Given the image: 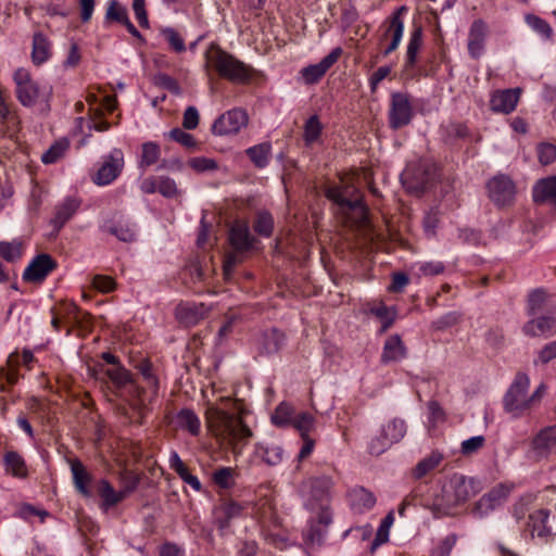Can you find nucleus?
<instances>
[{
    "mask_svg": "<svg viewBox=\"0 0 556 556\" xmlns=\"http://www.w3.org/2000/svg\"><path fill=\"white\" fill-rule=\"evenodd\" d=\"M205 417L212 434L236 456L242 453L253 437L230 399H222L219 404H210Z\"/></svg>",
    "mask_w": 556,
    "mask_h": 556,
    "instance_id": "nucleus-1",
    "label": "nucleus"
},
{
    "mask_svg": "<svg viewBox=\"0 0 556 556\" xmlns=\"http://www.w3.org/2000/svg\"><path fill=\"white\" fill-rule=\"evenodd\" d=\"M480 490V482L476 478L454 473L443 484H426L419 504L431 510L434 517L445 516L451 514L454 507L465 504Z\"/></svg>",
    "mask_w": 556,
    "mask_h": 556,
    "instance_id": "nucleus-2",
    "label": "nucleus"
},
{
    "mask_svg": "<svg viewBox=\"0 0 556 556\" xmlns=\"http://www.w3.org/2000/svg\"><path fill=\"white\" fill-rule=\"evenodd\" d=\"M326 197L341 207L352 227L363 232L369 240L374 239L368 208L353 185L341 180L339 185H332L326 189Z\"/></svg>",
    "mask_w": 556,
    "mask_h": 556,
    "instance_id": "nucleus-3",
    "label": "nucleus"
},
{
    "mask_svg": "<svg viewBox=\"0 0 556 556\" xmlns=\"http://www.w3.org/2000/svg\"><path fill=\"white\" fill-rule=\"evenodd\" d=\"M205 68L236 84L247 83L251 77L248 65L216 45H211L205 52Z\"/></svg>",
    "mask_w": 556,
    "mask_h": 556,
    "instance_id": "nucleus-4",
    "label": "nucleus"
},
{
    "mask_svg": "<svg viewBox=\"0 0 556 556\" xmlns=\"http://www.w3.org/2000/svg\"><path fill=\"white\" fill-rule=\"evenodd\" d=\"M13 80L15 83V94L23 106H34L38 103L48 105L52 93V88L47 85H40L34 80L29 72L25 68H17L14 72Z\"/></svg>",
    "mask_w": 556,
    "mask_h": 556,
    "instance_id": "nucleus-5",
    "label": "nucleus"
},
{
    "mask_svg": "<svg viewBox=\"0 0 556 556\" xmlns=\"http://www.w3.org/2000/svg\"><path fill=\"white\" fill-rule=\"evenodd\" d=\"M141 382L135 381L130 384L131 405L138 410L142 418L159 393V380L151 369V365L143 363L139 366Z\"/></svg>",
    "mask_w": 556,
    "mask_h": 556,
    "instance_id": "nucleus-6",
    "label": "nucleus"
},
{
    "mask_svg": "<svg viewBox=\"0 0 556 556\" xmlns=\"http://www.w3.org/2000/svg\"><path fill=\"white\" fill-rule=\"evenodd\" d=\"M530 378L525 372H517L513 383L504 395L503 404L507 413L514 417H520L529 410L528 390Z\"/></svg>",
    "mask_w": 556,
    "mask_h": 556,
    "instance_id": "nucleus-7",
    "label": "nucleus"
},
{
    "mask_svg": "<svg viewBox=\"0 0 556 556\" xmlns=\"http://www.w3.org/2000/svg\"><path fill=\"white\" fill-rule=\"evenodd\" d=\"M307 485L309 488V496L306 500V507L312 511H319L324 507L329 509L331 490L333 488L332 478L326 475L312 477L308 479Z\"/></svg>",
    "mask_w": 556,
    "mask_h": 556,
    "instance_id": "nucleus-8",
    "label": "nucleus"
},
{
    "mask_svg": "<svg viewBox=\"0 0 556 556\" xmlns=\"http://www.w3.org/2000/svg\"><path fill=\"white\" fill-rule=\"evenodd\" d=\"M125 165L124 153L121 149L114 148L103 157L99 169L92 175L91 180L97 186L112 184L123 172Z\"/></svg>",
    "mask_w": 556,
    "mask_h": 556,
    "instance_id": "nucleus-9",
    "label": "nucleus"
},
{
    "mask_svg": "<svg viewBox=\"0 0 556 556\" xmlns=\"http://www.w3.org/2000/svg\"><path fill=\"white\" fill-rule=\"evenodd\" d=\"M101 230L123 242H134L137 238L136 224L121 212H114L110 218L105 219Z\"/></svg>",
    "mask_w": 556,
    "mask_h": 556,
    "instance_id": "nucleus-10",
    "label": "nucleus"
},
{
    "mask_svg": "<svg viewBox=\"0 0 556 556\" xmlns=\"http://www.w3.org/2000/svg\"><path fill=\"white\" fill-rule=\"evenodd\" d=\"M514 489L511 483H498L488 493L482 495L475 505V514L480 517L489 515L491 511L502 506L508 498Z\"/></svg>",
    "mask_w": 556,
    "mask_h": 556,
    "instance_id": "nucleus-11",
    "label": "nucleus"
},
{
    "mask_svg": "<svg viewBox=\"0 0 556 556\" xmlns=\"http://www.w3.org/2000/svg\"><path fill=\"white\" fill-rule=\"evenodd\" d=\"M530 453L536 460L546 459L556 448V425L540 429L530 440Z\"/></svg>",
    "mask_w": 556,
    "mask_h": 556,
    "instance_id": "nucleus-12",
    "label": "nucleus"
},
{
    "mask_svg": "<svg viewBox=\"0 0 556 556\" xmlns=\"http://www.w3.org/2000/svg\"><path fill=\"white\" fill-rule=\"evenodd\" d=\"M249 122L247 112L242 109H232L220 115L213 124L212 130L218 136L238 134Z\"/></svg>",
    "mask_w": 556,
    "mask_h": 556,
    "instance_id": "nucleus-13",
    "label": "nucleus"
},
{
    "mask_svg": "<svg viewBox=\"0 0 556 556\" xmlns=\"http://www.w3.org/2000/svg\"><path fill=\"white\" fill-rule=\"evenodd\" d=\"M488 191L490 199L497 206L510 205L515 201L516 186L506 175H497L489 180Z\"/></svg>",
    "mask_w": 556,
    "mask_h": 556,
    "instance_id": "nucleus-14",
    "label": "nucleus"
},
{
    "mask_svg": "<svg viewBox=\"0 0 556 556\" xmlns=\"http://www.w3.org/2000/svg\"><path fill=\"white\" fill-rule=\"evenodd\" d=\"M413 117V106L407 94L395 92L391 97L389 123L393 129L407 125Z\"/></svg>",
    "mask_w": 556,
    "mask_h": 556,
    "instance_id": "nucleus-15",
    "label": "nucleus"
},
{
    "mask_svg": "<svg viewBox=\"0 0 556 556\" xmlns=\"http://www.w3.org/2000/svg\"><path fill=\"white\" fill-rule=\"evenodd\" d=\"M58 267L56 261L47 253L38 254L33 258L23 273L27 282H41Z\"/></svg>",
    "mask_w": 556,
    "mask_h": 556,
    "instance_id": "nucleus-16",
    "label": "nucleus"
},
{
    "mask_svg": "<svg viewBox=\"0 0 556 556\" xmlns=\"http://www.w3.org/2000/svg\"><path fill=\"white\" fill-rule=\"evenodd\" d=\"M243 514V506L235 501L228 500L219 503L213 509V521L220 532L227 530L231 522Z\"/></svg>",
    "mask_w": 556,
    "mask_h": 556,
    "instance_id": "nucleus-17",
    "label": "nucleus"
},
{
    "mask_svg": "<svg viewBox=\"0 0 556 556\" xmlns=\"http://www.w3.org/2000/svg\"><path fill=\"white\" fill-rule=\"evenodd\" d=\"M520 96V88L496 90L491 94L490 109L495 113L509 114L515 111Z\"/></svg>",
    "mask_w": 556,
    "mask_h": 556,
    "instance_id": "nucleus-18",
    "label": "nucleus"
},
{
    "mask_svg": "<svg viewBox=\"0 0 556 556\" xmlns=\"http://www.w3.org/2000/svg\"><path fill=\"white\" fill-rule=\"evenodd\" d=\"M342 48L337 47L329 54L320 60L317 64L308 65L302 68L301 74L306 84L317 83L327 71L339 60L342 54Z\"/></svg>",
    "mask_w": 556,
    "mask_h": 556,
    "instance_id": "nucleus-19",
    "label": "nucleus"
},
{
    "mask_svg": "<svg viewBox=\"0 0 556 556\" xmlns=\"http://www.w3.org/2000/svg\"><path fill=\"white\" fill-rule=\"evenodd\" d=\"M315 511L317 516L309 521L305 539L312 544H321L328 532V527L332 522V514L330 509H326L325 507L319 511Z\"/></svg>",
    "mask_w": 556,
    "mask_h": 556,
    "instance_id": "nucleus-20",
    "label": "nucleus"
},
{
    "mask_svg": "<svg viewBox=\"0 0 556 556\" xmlns=\"http://www.w3.org/2000/svg\"><path fill=\"white\" fill-rule=\"evenodd\" d=\"M176 318L186 327L199 324L208 314V308L203 303L184 302L177 305Z\"/></svg>",
    "mask_w": 556,
    "mask_h": 556,
    "instance_id": "nucleus-21",
    "label": "nucleus"
},
{
    "mask_svg": "<svg viewBox=\"0 0 556 556\" xmlns=\"http://www.w3.org/2000/svg\"><path fill=\"white\" fill-rule=\"evenodd\" d=\"M529 527L539 536L556 534V513L551 515L547 509H539L529 516Z\"/></svg>",
    "mask_w": 556,
    "mask_h": 556,
    "instance_id": "nucleus-22",
    "label": "nucleus"
},
{
    "mask_svg": "<svg viewBox=\"0 0 556 556\" xmlns=\"http://www.w3.org/2000/svg\"><path fill=\"white\" fill-rule=\"evenodd\" d=\"M488 26L482 20L472 22L468 33V52L472 59H479L484 51Z\"/></svg>",
    "mask_w": 556,
    "mask_h": 556,
    "instance_id": "nucleus-23",
    "label": "nucleus"
},
{
    "mask_svg": "<svg viewBox=\"0 0 556 556\" xmlns=\"http://www.w3.org/2000/svg\"><path fill=\"white\" fill-rule=\"evenodd\" d=\"M228 240L232 249L239 253L249 251L254 243L248 224L242 222L233 223L229 229Z\"/></svg>",
    "mask_w": 556,
    "mask_h": 556,
    "instance_id": "nucleus-24",
    "label": "nucleus"
},
{
    "mask_svg": "<svg viewBox=\"0 0 556 556\" xmlns=\"http://www.w3.org/2000/svg\"><path fill=\"white\" fill-rule=\"evenodd\" d=\"M406 12V7H401L392 15L389 26L384 33L386 39L390 38V43L387 46L384 50V55L390 54L399 47L404 30V23L401 18V15Z\"/></svg>",
    "mask_w": 556,
    "mask_h": 556,
    "instance_id": "nucleus-25",
    "label": "nucleus"
},
{
    "mask_svg": "<svg viewBox=\"0 0 556 556\" xmlns=\"http://www.w3.org/2000/svg\"><path fill=\"white\" fill-rule=\"evenodd\" d=\"M79 206L80 202L71 197L64 199L63 202L55 206L54 217L50 222L55 235H58L63 226L76 214Z\"/></svg>",
    "mask_w": 556,
    "mask_h": 556,
    "instance_id": "nucleus-26",
    "label": "nucleus"
},
{
    "mask_svg": "<svg viewBox=\"0 0 556 556\" xmlns=\"http://www.w3.org/2000/svg\"><path fill=\"white\" fill-rule=\"evenodd\" d=\"M136 484L137 481L134 480L131 484L124 490L115 491L108 480L102 479L98 482L97 490L98 494L103 500V505L105 507H112L122 502L128 495V493L135 490Z\"/></svg>",
    "mask_w": 556,
    "mask_h": 556,
    "instance_id": "nucleus-27",
    "label": "nucleus"
},
{
    "mask_svg": "<svg viewBox=\"0 0 556 556\" xmlns=\"http://www.w3.org/2000/svg\"><path fill=\"white\" fill-rule=\"evenodd\" d=\"M285 344V334L276 328L263 331L258 338L257 350L261 354L278 353Z\"/></svg>",
    "mask_w": 556,
    "mask_h": 556,
    "instance_id": "nucleus-28",
    "label": "nucleus"
},
{
    "mask_svg": "<svg viewBox=\"0 0 556 556\" xmlns=\"http://www.w3.org/2000/svg\"><path fill=\"white\" fill-rule=\"evenodd\" d=\"M523 332L530 337L553 336L556 332V319L552 316L531 319L523 326Z\"/></svg>",
    "mask_w": 556,
    "mask_h": 556,
    "instance_id": "nucleus-29",
    "label": "nucleus"
},
{
    "mask_svg": "<svg viewBox=\"0 0 556 556\" xmlns=\"http://www.w3.org/2000/svg\"><path fill=\"white\" fill-rule=\"evenodd\" d=\"M352 508L356 513H366L376 505L375 495L363 486H356L349 492Z\"/></svg>",
    "mask_w": 556,
    "mask_h": 556,
    "instance_id": "nucleus-30",
    "label": "nucleus"
},
{
    "mask_svg": "<svg viewBox=\"0 0 556 556\" xmlns=\"http://www.w3.org/2000/svg\"><path fill=\"white\" fill-rule=\"evenodd\" d=\"M70 465L75 489L79 494L89 497L91 492L88 485L91 482V475L87 471L83 463L77 458L72 459Z\"/></svg>",
    "mask_w": 556,
    "mask_h": 556,
    "instance_id": "nucleus-31",
    "label": "nucleus"
},
{
    "mask_svg": "<svg viewBox=\"0 0 556 556\" xmlns=\"http://www.w3.org/2000/svg\"><path fill=\"white\" fill-rule=\"evenodd\" d=\"M255 454L268 466H277L282 462L283 450L275 442H261L255 444Z\"/></svg>",
    "mask_w": 556,
    "mask_h": 556,
    "instance_id": "nucleus-32",
    "label": "nucleus"
},
{
    "mask_svg": "<svg viewBox=\"0 0 556 556\" xmlns=\"http://www.w3.org/2000/svg\"><path fill=\"white\" fill-rule=\"evenodd\" d=\"M51 56V42L42 33L33 36L31 60L35 65H41Z\"/></svg>",
    "mask_w": 556,
    "mask_h": 556,
    "instance_id": "nucleus-33",
    "label": "nucleus"
},
{
    "mask_svg": "<svg viewBox=\"0 0 556 556\" xmlns=\"http://www.w3.org/2000/svg\"><path fill=\"white\" fill-rule=\"evenodd\" d=\"M3 464L7 473L18 479H26L28 477L27 465L22 455L17 452L8 451L3 455Z\"/></svg>",
    "mask_w": 556,
    "mask_h": 556,
    "instance_id": "nucleus-34",
    "label": "nucleus"
},
{
    "mask_svg": "<svg viewBox=\"0 0 556 556\" xmlns=\"http://www.w3.org/2000/svg\"><path fill=\"white\" fill-rule=\"evenodd\" d=\"M405 356V348L401 341V338L395 334L387 339L383 345L381 354V362L387 364L390 362H396Z\"/></svg>",
    "mask_w": 556,
    "mask_h": 556,
    "instance_id": "nucleus-35",
    "label": "nucleus"
},
{
    "mask_svg": "<svg viewBox=\"0 0 556 556\" xmlns=\"http://www.w3.org/2000/svg\"><path fill=\"white\" fill-rule=\"evenodd\" d=\"M533 199L535 202L551 201L556 204V177L539 181L533 190Z\"/></svg>",
    "mask_w": 556,
    "mask_h": 556,
    "instance_id": "nucleus-36",
    "label": "nucleus"
},
{
    "mask_svg": "<svg viewBox=\"0 0 556 556\" xmlns=\"http://www.w3.org/2000/svg\"><path fill=\"white\" fill-rule=\"evenodd\" d=\"M106 375L118 390H125L130 396V384H135L130 372L123 366H115L106 370Z\"/></svg>",
    "mask_w": 556,
    "mask_h": 556,
    "instance_id": "nucleus-37",
    "label": "nucleus"
},
{
    "mask_svg": "<svg viewBox=\"0 0 556 556\" xmlns=\"http://www.w3.org/2000/svg\"><path fill=\"white\" fill-rule=\"evenodd\" d=\"M177 425L190 432L192 435H197L200 432L201 422L197 414L190 408H182L176 416Z\"/></svg>",
    "mask_w": 556,
    "mask_h": 556,
    "instance_id": "nucleus-38",
    "label": "nucleus"
},
{
    "mask_svg": "<svg viewBox=\"0 0 556 556\" xmlns=\"http://www.w3.org/2000/svg\"><path fill=\"white\" fill-rule=\"evenodd\" d=\"M271 144L263 142L249 148L245 153L251 162L258 168H264L269 163Z\"/></svg>",
    "mask_w": 556,
    "mask_h": 556,
    "instance_id": "nucleus-39",
    "label": "nucleus"
},
{
    "mask_svg": "<svg viewBox=\"0 0 556 556\" xmlns=\"http://www.w3.org/2000/svg\"><path fill=\"white\" fill-rule=\"evenodd\" d=\"M382 435H384L393 445L399 442L406 433L404 420L394 418L381 427Z\"/></svg>",
    "mask_w": 556,
    "mask_h": 556,
    "instance_id": "nucleus-40",
    "label": "nucleus"
},
{
    "mask_svg": "<svg viewBox=\"0 0 556 556\" xmlns=\"http://www.w3.org/2000/svg\"><path fill=\"white\" fill-rule=\"evenodd\" d=\"M23 255V244L20 240L0 241V256L9 262L15 263Z\"/></svg>",
    "mask_w": 556,
    "mask_h": 556,
    "instance_id": "nucleus-41",
    "label": "nucleus"
},
{
    "mask_svg": "<svg viewBox=\"0 0 556 556\" xmlns=\"http://www.w3.org/2000/svg\"><path fill=\"white\" fill-rule=\"evenodd\" d=\"M294 409L291 404L280 403L271 415V422L278 427H286L292 424Z\"/></svg>",
    "mask_w": 556,
    "mask_h": 556,
    "instance_id": "nucleus-42",
    "label": "nucleus"
},
{
    "mask_svg": "<svg viewBox=\"0 0 556 556\" xmlns=\"http://www.w3.org/2000/svg\"><path fill=\"white\" fill-rule=\"evenodd\" d=\"M236 469L220 467L212 475L213 482L220 489L229 490L235 485Z\"/></svg>",
    "mask_w": 556,
    "mask_h": 556,
    "instance_id": "nucleus-43",
    "label": "nucleus"
},
{
    "mask_svg": "<svg viewBox=\"0 0 556 556\" xmlns=\"http://www.w3.org/2000/svg\"><path fill=\"white\" fill-rule=\"evenodd\" d=\"M161 156L160 146L155 142L149 141L142 144L141 159L139 162L140 168H147L155 164Z\"/></svg>",
    "mask_w": 556,
    "mask_h": 556,
    "instance_id": "nucleus-44",
    "label": "nucleus"
},
{
    "mask_svg": "<svg viewBox=\"0 0 556 556\" xmlns=\"http://www.w3.org/2000/svg\"><path fill=\"white\" fill-rule=\"evenodd\" d=\"M323 126L317 115L311 116L304 125L303 139L306 146L318 140L321 135Z\"/></svg>",
    "mask_w": 556,
    "mask_h": 556,
    "instance_id": "nucleus-45",
    "label": "nucleus"
},
{
    "mask_svg": "<svg viewBox=\"0 0 556 556\" xmlns=\"http://www.w3.org/2000/svg\"><path fill=\"white\" fill-rule=\"evenodd\" d=\"M370 313L375 315L382 324L381 331L384 332L394 321L395 309L383 303H379L370 308Z\"/></svg>",
    "mask_w": 556,
    "mask_h": 556,
    "instance_id": "nucleus-46",
    "label": "nucleus"
},
{
    "mask_svg": "<svg viewBox=\"0 0 556 556\" xmlns=\"http://www.w3.org/2000/svg\"><path fill=\"white\" fill-rule=\"evenodd\" d=\"M274 229V218L270 213L263 211L258 212L254 223V230L260 236L270 237Z\"/></svg>",
    "mask_w": 556,
    "mask_h": 556,
    "instance_id": "nucleus-47",
    "label": "nucleus"
},
{
    "mask_svg": "<svg viewBox=\"0 0 556 556\" xmlns=\"http://www.w3.org/2000/svg\"><path fill=\"white\" fill-rule=\"evenodd\" d=\"M525 21L535 33L541 35L545 39H551L553 36V28L543 18L534 14H527Z\"/></svg>",
    "mask_w": 556,
    "mask_h": 556,
    "instance_id": "nucleus-48",
    "label": "nucleus"
},
{
    "mask_svg": "<svg viewBox=\"0 0 556 556\" xmlns=\"http://www.w3.org/2000/svg\"><path fill=\"white\" fill-rule=\"evenodd\" d=\"M299 432L301 437L309 435L315 429V418L309 413H300L294 416L291 424Z\"/></svg>",
    "mask_w": 556,
    "mask_h": 556,
    "instance_id": "nucleus-49",
    "label": "nucleus"
},
{
    "mask_svg": "<svg viewBox=\"0 0 556 556\" xmlns=\"http://www.w3.org/2000/svg\"><path fill=\"white\" fill-rule=\"evenodd\" d=\"M105 18L122 24L128 18L127 9L123 7L117 0H110Z\"/></svg>",
    "mask_w": 556,
    "mask_h": 556,
    "instance_id": "nucleus-50",
    "label": "nucleus"
},
{
    "mask_svg": "<svg viewBox=\"0 0 556 556\" xmlns=\"http://www.w3.org/2000/svg\"><path fill=\"white\" fill-rule=\"evenodd\" d=\"M547 300V294L542 289L534 290L530 293L528 299V312L529 315H535L545 305V302Z\"/></svg>",
    "mask_w": 556,
    "mask_h": 556,
    "instance_id": "nucleus-51",
    "label": "nucleus"
},
{
    "mask_svg": "<svg viewBox=\"0 0 556 556\" xmlns=\"http://www.w3.org/2000/svg\"><path fill=\"white\" fill-rule=\"evenodd\" d=\"M422 179L419 178V185L424 189H431L440 179L439 168L435 164H427L424 167Z\"/></svg>",
    "mask_w": 556,
    "mask_h": 556,
    "instance_id": "nucleus-52",
    "label": "nucleus"
},
{
    "mask_svg": "<svg viewBox=\"0 0 556 556\" xmlns=\"http://www.w3.org/2000/svg\"><path fill=\"white\" fill-rule=\"evenodd\" d=\"M157 191L165 198H176L180 194L175 180L167 176L159 177Z\"/></svg>",
    "mask_w": 556,
    "mask_h": 556,
    "instance_id": "nucleus-53",
    "label": "nucleus"
},
{
    "mask_svg": "<svg viewBox=\"0 0 556 556\" xmlns=\"http://www.w3.org/2000/svg\"><path fill=\"white\" fill-rule=\"evenodd\" d=\"M68 317L81 328H87L91 323V315L87 312L81 311L77 305L70 304L66 308Z\"/></svg>",
    "mask_w": 556,
    "mask_h": 556,
    "instance_id": "nucleus-54",
    "label": "nucleus"
},
{
    "mask_svg": "<svg viewBox=\"0 0 556 556\" xmlns=\"http://www.w3.org/2000/svg\"><path fill=\"white\" fill-rule=\"evenodd\" d=\"M188 165L198 173L217 169V163L213 159L195 156L188 161Z\"/></svg>",
    "mask_w": 556,
    "mask_h": 556,
    "instance_id": "nucleus-55",
    "label": "nucleus"
},
{
    "mask_svg": "<svg viewBox=\"0 0 556 556\" xmlns=\"http://www.w3.org/2000/svg\"><path fill=\"white\" fill-rule=\"evenodd\" d=\"M443 460V455L439 452H432L429 456L419 462V478L437 468Z\"/></svg>",
    "mask_w": 556,
    "mask_h": 556,
    "instance_id": "nucleus-56",
    "label": "nucleus"
},
{
    "mask_svg": "<svg viewBox=\"0 0 556 556\" xmlns=\"http://www.w3.org/2000/svg\"><path fill=\"white\" fill-rule=\"evenodd\" d=\"M391 446V442L384 435H382V430H380L379 434L372 438L371 441L369 442L368 452L371 455L379 456Z\"/></svg>",
    "mask_w": 556,
    "mask_h": 556,
    "instance_id": "nucleus-57",
    "label": "nucleus"
},
{
    "mask_svg": "<svg viewBox=\"0 0 556 556\" xmlns=\"http://www.w3.org/2000/svg\"><path fill=\"white\" fill-rule=\"evenodd\" d=\"M484 443L485 438L483 435L471 437L462 442L460 452L466 456L472 455L482 448Z\"/></svg>",
    "mask_w": 556,
    "mask_h": 556,
    "instance_id": "nucleus-58",
    "label": "nucleus"
},
{
    "mask_svg": "<svg viewBox=\"0 0 556 556\" xmlns=\"http://www.w3.org/2000/svg\"><path fill=\"white\" fill-rule=\"evenodd\" d=\"M89 127L97 131H106L110 129V123L103 119V112L101 109L89 110Z\"/></svg>",
    "mask_w": 556,
    "mask_h": 556,
    "instance_id": "nucleus-59",
    "label": "nucleus"
},
{
    "mask_svg": "<svg viewBox=\"0 0 556 556\" xmlns=\"http://www.w3.org/2000/svg\"><path fill=\"white\" fill-rule=\"evenodd\" d=\"M154 84L172 93L179 94L180 87L175 78L167 74H157L154 76Z\"/></svg>",
    "mask_w": 556,
    "mask_h": 556,
    "instance_id": "nucleus-60",
    "label": "nucleus"
},
{
    "mask_svg": "<svg viewBox=\"0 0 556 556\" xmlns=\"http://www.w3.org/2000/svg\"><path fill=\"white\" fill-rule=\"evenodd\" d=\"M538 157L541 164L548 165L556 160V146L552 143H541L538 147Z\"/></svg>",
    "mask_w": 556,
    "mask_h": 556,
    "instance_id": "nucleus-61",
    "label": "nucleus"
},
{
    "mask_svg": "<svg viewBox=\"0 0 556 556\" xmlns=\"http://www.w3.org/2000/svg\"><path fill=\"white\" fill-rule=\"evenodd\" d=\"M401 181L403 187L410 193L417 192V180L415 167L407 165L401 174Z\"/></svg>",
    "mask_w": 556,
    "mask_h": 556,
    "instance_id": "nucleus-62",
    "label": "nucleus"
},
{
    "mask_svg": "<svg viewBox=\"0 0 556 556\" xmlns=\"http://www.w3.org/2000/svg\"><path fill=\"white\" fill-rule=\"evenodd\" d=\"M168 136L170 139L182 144L186 148H194L197 146V141H195L194 137L191 134L186 132L180 128L172 129L168 132Z\"/></svg>",
    "mask_w": 556,
    "mask_h": 556,
    "instance_id": "nucleus-63",
    "label": "nucleus"
},
{
    "mask_svg": "<svg viewBox=\"0 0 556 556\" xmlns=\"http://www.w3.org/2000/svg\"><path fill=\"white\" fill-rule=\"evenodd\" d=\"M92 286L94 287V289H97L100 292L109 293V292H112L113 290H115L116 282L110 276L96 275L92 278Z\"/></svg>",
    "mask_w": 556,
    "mask_h": 556,
    "instance_id": "nucleus-64",
    "label": "nucleus"
}]
</instances>
